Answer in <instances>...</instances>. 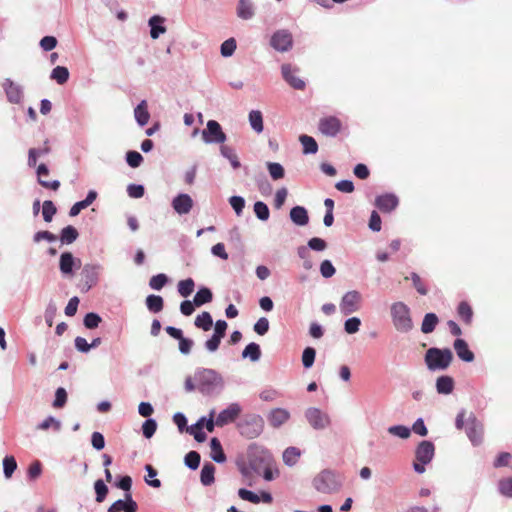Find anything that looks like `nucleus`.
<instances>
[{
  "label": "nucleus",
  "instance_id": "4be33fe9",
  "mask_svg": "<svg viewBox=\"0 0 512 512\" xmlns=\"http://www.w3.org/2000/svg\"><path fill=\"white\" fill-rule=\"evenodd\" d=\"M96 198H97V192L94 190H90L84 200L76 202L71 207V209L69 211V215L72 217L77 216L83 209L90 206L95 201Z\"/></svg>",
  "mask_w": 512,
  "mask_h": 512
},
{
  "label": "nucleus",
  "instance_id": "c9c22d12",
  "mask_svg": "<svg viewBox=\"0 0 512 512\" xmlns=\"http://www.w3.org/2000/svg\"><path fill=\"white\" fill-rule=\"evenodd\" d=\"M52 80H55L58 84H65L69 79V71L64 66L55 67L50 75Z\"/></svg>",
  "mask_w": 512,
  "mask_h": 512
},
{
  "label": "nucleus",
  "instance_id": "3c124183",
  "mask_svg": "<svg viewBox=\"0 0 512 512\" xmlns=\"http://www.w3.org/2000/svg\"><path fill=\"white\" fill-rule=\"evenodd\" d=\"M94 489L96 493V501L99 503L103 502L108 493L107 485L104 483L103 480L98 479L94 483Z\"/></svg>",
  "mask_w": 512,
  "mask_h": 512
},
{
  "label": "nucleus",
  "instance_id": "2f4dec72",
  "mask_svg": "<svg viewBox=\"0 0 512 512\" xmlns=\"http://www.w3.org/2000/svg\"><path fill=\"white\" fill-rule=\"evenodd\" d=\"M220 154L226 158L227 160H229L231 166L233 169H238L240 166H241V163L234 151L233 148L227 146V145H222L220 147Z\"/></svg>",
  "mask_w": 512,
  "mask_h": 512
},
{
  "label": "nucleus",
  "instance_id": "f704fd0d",
  "mask_svg": "<svg viewBox=\"0 0 512 512\" xmlns=\"http://www.w3.org/2000/svg\"><path fill=\"white\" fill-rule=\"evenodd\" d=\"M194 324L197 328L209 331L213 325L212 316L209 312L204 311L196 317Z\"/></svg>",
  "mask_w": 512,
  "mask_h": 512
},
{
  "label": "nucleus",
  "instance_id": "f03ea898",
  "mask_svg": "<svg viewBox=\"0 0 512 512\" xmlns=\"http://www.w3.org/2000/svg\"><path fill=\"white\" fill-rule=\"evenodd\" d=\"M195 380L201 393L211 395L219 393L224 387L222 376L213 369H201L195 374Z\"/></svg>",
  "mask_w": 512,
  "mask_h": 512
},
{
  "label": "nucleus",
  "instance_id": "c85d7f7f",
  "mask_svg": "<svg viewBox=\"0 0 512 512\" xmlns=\"http://www.w3.org/2000/svg\"><path fill=\"white\" fill-rule=\"evenodd\" d=\"M248 120H249V124H250L251 128L256 133L259 134V133L263 132L264 126H263V116H262L261 111H259V110L250 111Z\"/></svg>",
  "mask_w": 512,
  "mask_h": 512
},
{
  "label": "nucleus",
  "instance_id": "7ed1b4c3",
  "mask_svg": "<svg viewBox=\"0 0 512 512\" xmlns=\"http://www.w3.org/2000/svg\"><path fill=\"white\" fill-rule=\"evenodd\" d=\"M455 426L460 430L465 426L466 434L474 445L482 442L483 425L476 419L472 412L469 414H467L466 411L460 412L456 417Z\"/></svg>",
  "mask_w": 512,
  "mask_h": 512
},
{
  "label": "nucleus",
  "instance_id": "bf43d9fd",
  "mask_svg": "<svg viewBox=\"0 0 512 512\" xmlns=\"http://www.w3.org/2000/svg\"><path fill=\"white\" fill-rule=\"evenodd\" d=\"M56 208L52 201H45L42 206V217L45 222H51Z\"/></svg>",
  "mask_w": 512,
  "mask_h": 512
},
{
  "label": "nucleus",
  "instance_id": "5fc2aeb1",
  "mask_svg": "<svg viewBox=\"0 0 512 512\" xmlns=\"http://www.w3.org/2000/svg\"><path fill=\"white\" fill-rule=\"evenodd\" d=\"M361 320L358 317L348 318L344 323V330L347 334H355L359 331Z\"/></svg>",
  "mask_w": 512,
  "mask_h": 512
},
{
  "label": "nucleus",
  "instance_id": "69168bd1",
  "mask_svg": "<svg viewBox=\"0 0 512 512\" xmlns=\"http://www.w3.org/2000/svg\"><path fill=\"white\" fill-rule=\"evenodd\" d=\"M238 496L242 500L249 501L254 504H258L260 502V496L245 488H241L238 490Z\"/></svg>",
  "mask_w": 512,
  "mask_h": 512
},
{
  "label": "nucleus",
  "instance_id": "72a5a7b5",
  "mask_svg": "<svg viewBox=\"0 0 512 512\" xmlns=\"http://www.w3.org/2000/svg\"><path fill=\"white\" fill-rule=\"evenodd\" d=\"M243 358H249L251 361L256 362L261 357L260 346L254 342L249 343L242 352Z\"/></svg>",
  "mask_w": 512,
  "mask_h": 512
},
{
  "label": "nucleus",
  "instance_id": "bb28decb",
  "mask_svg": "<svg viewBox=\"0 0 512 512\" xmlns=\"http://www.w3.org/2000/svg\"><path fill=\"white\" fill-rule=\"evenodd\" d=\"M211 458L217 463H224L226 456L223 452L220 441L217 438H212L210 441Z\"/></svg>",
  "mask_w": 512,
  "mask_h": 512
},
{
  "label": "nucleus",
  "instance_id": "aec40b11",
  "mask_svg": "<svg viewBox=\"0 0 512 512\" xmlns=\"http://www.w3.org/2000/svg\"><path fill=\"white\" fill-rule=\"evenodd\" d=\"M290 413L283 408L273 409L268 415V421L271 426L278 428L288 421Z\"/></svg>",
  "mask_w": 512,
  "mask_h": 512
},
{
  "label": "nucleus",
  "instance_id": "a18cd8bd",
  "mask_svg": "<svg viewBox=\"0 0 512 512\" xmlns=\"http://www.w3.org/2000/svg\"><path fill=\"white\" fill-rule=\"evenodd\" d=\"M17 468V462L13 456H6L3 459L4 476L9 479Z\"/></svg>",
  "mask_w": 512,
  "mask_h": 512
},
{
  "label": "nucleus",
  "instance_id": "cd10ccee",
  "mask_svg": "<svg viewBox=\"0 0 512 512\" xmlns=\"http://www.w3.org/2000/svg\"><path fill=\"white\" fill-rule=\"evenodd\" d=\"M147 309L152 313H159L164 307V300L159 295H148L145 300Z\"/></svg>",
  "mask_w": 512,
  "mask_h": 512
},
{
  "label": "nucleus",
  "instance_id": "052dcab7",
  "mask_svg": "<svg viewBox=\"0 0 512 512\" xmlns=\"http://www.w3.org/2000/svg\"><path fill=\"white\" fill-rule=\"evenodd\" d=\"M126 161L130 167L137 168L141 165L143 157L137 151H128L126 153Z\"/></svg>",
  "mask_w": 512,
  "mask_h": 512
},
{
  "label": "nucleus",
  "instance_id": "6ab92c4d",
  "mask_svg": "<svg viewBox=\"0 0 512 512\" xmlns=\"http://www.w3.org/2000/svg\"><path fill=\"white\" fill-rule=\"evenodd\" d=\"M193 206L192 198L185 193L177 195L172 201V207L178 214H187Z\"/></svg>",
  "mask_w": 512,
  "mask_h": 512
},
{
  "label": "nucleus",
  "instance_id": "e2e57ef3",
  "mask_svg": "<svg viewBox=\"0 0 512 512\" xmlns=\"http://www.w3.org/2000/svg\"><path fill=\"white\" fill-rule=\"evenodd\" d=\"M157 429V423L154 419H147L142 425V432L146 438H151Z\"/></svg>",
  "mask_w": 512,
  "mask_h": 512
},
{
  "label": "nucleus",
  "instance_id": "a19ab883",
  "mask_svg": "<svg viewBox=\"0 0 512 512\" xmlns=\"http://www.w3.org/2000/svg\"><path fill=\"white\" fill-rule=\"evenodd\" d=\"M459 318L466 324H470L472 321L473 311L471 306L467 302H461L457 309Z\"/></svg>",
  "mask_w": 512,
  "mask_h": 512
},
{
  "label": "nucleus",
  "instance_id": "2eb2a0df",
  "mask_svg": "<svg viewBox=\"0 0 512 512\" xmlns=\"http://www.w3.org/2000/svg\"><path fill=\"white\" fill-rule=\"evenodd\" d=\"M297 69L293 68L290 64H283L281 66V74L283 79L294 89L303 90L305 82L295 75Z\"/></svg>",
  "mask_w": 512,
  "mask_h": 512
},
{
  "label": "nucleus",
  "instance_id": "680f3d73",
  "mask_svg": "<svg viewBox=\"0 0 512 512\" xmlns=\"http://www.w3.org/2000/svg\"><path fill=\"white\" fill-rule=\"evenodd\" d=\"M511 467L512 466V454L508 452H502L494 461V467Z\"/></svg>",
  "mask_w": 512,
  "mask_h": 512
},
{
  "label": "nucleus",
  "instance_id": "ddd939ff",
  "mask_svg": "<svg viewBox=\"0 0 512 512\" xmlns=\"http://www.w3.org/2000/svg\"><path fill=\"white\" fill-rule=\"evenodd\" d=\"M7 100L12 104H20L23 99V88L21 85L6 78L2 84Z\"/></svg>",
  "mask_w": 512,
  "mask_h": 512
},
{
  "label": "nucleus",
  "instance_id": "603ef678",
  "mask_svg": "<svg viewBox=\"0 0 512 512\" xmlns=\"http://www.w3.org/2000/svg\"><path fill=\"white\" fill-rule=\"evenodd\" d=\"M145 470L147 472L145 482L151 487L159 488L161 486V481L159 479H155L157 471L151 465H146Z\"/></svg>",
  "mask_w": 512,
  "mask_h": 512
},
{
  "label": "nucleus",
  "instance_id": "20e7f679",
  "mask_svg": "<svg viewBox=\"0 0 512 512\" xmlns=\"http://www.w3.org/2000/svg\"><path fill=\"white\" fill-rule=\"evenodd\" d=\"M391 318L395 329L399 332L406 333L413 327L410 309L404 302L398 301L391 305Z\"/></svg>",
  "mask_w": 512,
  "mask_h": 512
},
{
  "label": "nucleus",
  "instance_id": "f3484780",
  "mask_svg": "<svg viewBox=\"0 0 512 512\" xmlns=\"http://www.w3.org/2000/svg\"><path fill=\"white\" fill-rule=\"evenodd\" d=\"M399 200L396 195L392 193H385L379 195L375 199V206L384 213L393 211L398 206Z\"/></svg>",
  "mask_w": 512,
  "mask_h": 512
},
{
  "label": "nucleus",
  "instance_id": "dca6fc26",
  "mask_svg": "<svg viewBox=\"0 0 512 512\" xmlns=\"http://www.w3.org/2000/svg\"><path fill=\"white\" fill-rule=\"evenodd\" d=\"M341 129V121L334 116L322 118L319 121V130L322 134L334 137Z\"/></svg>",
  "mask_w": 512,
  "mask_h": 512
},
{
  "label": "nucleus",
  "instance_id": "ea45409f",
  "mask_svg": "<svg viewBox=\"0 0 512 512\" xmlns=\"http://www.w3.org/2000/svg\"><path fill=\"white\" fill-rule=\"evenodd\" d=\"M301 453L296 447H288L283 452V461L288 466H293L299 459Z\"/></svg>",
  "mask_w": 512,
  "mask_h": 512
},
{
  "label": "nucleus",
  "instance_id": "13d9d810",
  "mask_svg": "<svg viewBox=\"0 0 512 512\" xmlns=\"http://www.w3.org/2000/svg\"><path fill=\"white\" fill-rule=\"evenodd\" d=\"M200 464V455L196 451H190L185 456V465L192 469L196 470L199 467Z\"/></svg>",
  "mask_w": 512,
  "mask_h": 512
},
{
  "label": "nucleus",
  "instance_id": "9d476101",
  "mask_svg": "<svg viewBox=\"0 0 512 512\" xmlns=\"http://www.w3.org/2000/svg\"><path fill=\"white\" fill-rule=\"evenodd\" d=\"M362 296L356 291H348L345 293L339 304L340 311L343 315H350L357 312L361 307Z\"/></svg>",
  "mask_w": 512,
  "mask_h": 512
},
{
  "label": "nucleus",
  "instance_id": "423d86ee",
  "mask_svg": "<svg viewBox=\"0 0 512 512\" xmlns=\"http://www.w3.org/2000/svg\"><path fill=\"white\" fill-rule=\"evenodd\" d=\"M435 448L430 441H421L415 450V459L413 468L416 473L423 474L425 472V466L429 464L434 457Z\"/></svg>",
  "mask_w": 512,
  "mask_h": 512
},
{
  "label": "nucleus",
  "instance_id": "774afa93",
  "mask_svg": "<svg viewBox=\"0 0 512 512\" xmlns=\"http://www.w3.org/2000/svg\"><path fill=\"white\" fill-rule=\"evenodd\" d=\"M287 195L288 191L285 187L280 188L276 191L274 197V207L276 209H280L284 205Z\"/></svg>",
  "mask_w": 512,
  "mask_h": 512
},
{
  "label": "nucleus",
  "instance_id": "338daca9",
  "mask_svg": "<svg viewBox=\"0 0 512 512\" xmlns=\"http://www.w3.org/2000/svg\"><path fill=\"white\" fill-rule=\"evenodd\" d=\"M229 204L237 215H240L245 207V200L241 196H232L229 198Z\"/></svg>",
  "mask_w": 512,
  "mask_h": 512
},
{
  "label": "nucleus",
  "instance_id": "412c9836",
  "mask_svg": "<svg viewBox=\"0 0 512 512\" xmlns=\"http://www.w3.org/2000/svg\"><path fill=\"white\" fill-rule=\"evenodd\" d=\"M165 19L162 16L154 15L150 17L148 25L150 27V36L152 39H157L161 34L166 32V27L163 25Z\"/></svg>",
  "mask_w": 512,
  "mask_h": 512
},
{
  "label": "nucleus",
  "instance_id": "1a4fd4ad",
  "mask_svg": "<svg viewBox=\"0 0 512 512\" xmlns=\"http://www.w3.org/2000/svg\"><path fill=\"white\" fill-rule=\"evenodd\" d=\"M263 428V418L259 415H250L240 424V433L249 439H253L263 432Z\"/></svg>",
  "mask_w": 512,
  "mask_h": 512
},
{
  "label": "nucleus",
  "instance_id": "393cba45",
  "mask_svg": "<svg viewBox=\"0 0 512 512\" xmlns=\"http://www.w3.org/2000/svg\"><path fill=\"white\" fill-rule=\"evenodd\" d=\"M237 15L239 18L248 20L254 16V7L250 0H239L237 6Z\"/></svg>",
  "mask_w": 512,
  "mask_h": 512
},
{
  "label": "nucleus",
  "instance_id": "6e6552de",
  "mask_svg": "<svg viewBox=\"0 0 512 512\" xmlns=\"http://www.w3.org/2000/svg\"><path fill=\"white\" fill-rule=\"evenodd\" d=\"M304 416L314 430L322 431L331 426V417L320 408L309 407L305 410Z\"/></svg>",
  "mask_w": 512,
  "mask_h": 512
},
{
  "label": "nucleus",
  "instance_id": "f257e3e1",
  "mask_svg": "<svg viewBox=\"0 0 512 512\" xmlns=\"http://www.w3.org/2000/svg\"><path fill=\"white\" fill-rule=\"evenodd\" d=\"M239 470L244 477L250 478L253 474L262 475L266 481H271L278 474L274 469L272 454L263 446L251 444L247 449V463L239 464Z\"/></svg>",
  "mask_w": 512,
  "mask_h": 512
},
{
  "label": "nucleus",
  "instance_id": "9b49d317",
  "mask_svg": "<svg viewBox=\"0 0 512 512\" xmlns=\"http://www.w3.org/2000/svg\"><path fill=\"white\" fill-rule=\"evenodd\" d=\"M202 139L206 144H223L227 137L217 121L209 120L207 122L206 129L202 131Z\"/></svg>",
  "mask_w": 512,
  "mask_h": 512
},
{
  "label": "nucleus",
  "instance_id": "4468645a",
  "mask_svg": "<svg viewBox=\"0 0 512 512\" xmlns=\"http://www.w3.org/2000/svg\"><path fill=\"white\" fill-rule=\"evenodd\" d=\"M241 413V407L238 403H231L226 409L222 410L216 417V425L223 427L233 421Z\"/></svg>",
  "mask_w": 512,
  "mask_h": 512
},
{
  "label": "nucleus",
  "instance_id": "39448f33",
  "mask_svg": "<svg viewBox=\"0 0 512 512\" xmlns=\"http://www.w3.org/2000/svg\"><path fill=\"white\" fill-rule=\"evenodd\" d=\"M313 484L317 491L329 494L339 490L342 479L339 474L331 470H324L315 477Z\"/></svg>",
  "mask_w": 512,
  "mask_h": 512
},
{
  "label": "nucleus",
  "instance_id": "a211bd4d",
  "mask_svg": "<svg viewBox=\"0 0 512 512\" xmlns=\"http://www.w3.org/2000/svg\"><path fill=\"white\" fill-rule=\"evenodd\" d=\"M453 348L459 359L464 362H473L475 359L474 353L470 350L467 342L464 339L458 338L453 343Z\"/></svg>",
  "mask_w": 512,
  "mask_h": 512
},
{
  "label": "nucleus",
  "instance_id": "de8ad7c7",
  "mask_svg": "<svg viewBox=\"0 0 512 512\" xmlns=\"http://www.w3.org/2000/svg\"><path fill=\"white\" fill-rule=\"evenodd\" d=\"M316 357V351L312 347H306L302 353V364L304 368L309 369L313 366Z\"/></svg>",
  "mask_w": 512,
  "mask_h": 512
},
{
  "label": "nucleus",
  "instance_id": "49530a36",
  "mask_svg": "<svg viewBox=\"0 0 512 512\" xmlns=\"http://www.w3.org/2000/svg\"><path fill=\"white\" fill-rule=\"evenodd\" d=\"M167 282L168 277L165 274L160 273L150 278L149 286L151 289L159 291L167 284Z\"/></svg>",
  "mask_w": 512,
  "mask_h": 512
},
{
  "label": "nucleus",
  "instance_id": "e433bc0d",
  "mask_svg": "<svg viewBox=\"0 0 512 512\" xmlns=\"http://www.w3.org/2000/svg\"><path fill=\"white\" fill-rule=\"evenodd\" d=\"M438 323V317L434 313H427L421 325V331L425 334L431 333Z\"/></svg>",
  "mask_w": 512,
  "mask_h": 512
},
{
  "label": "nucleus",
  "instance_id": "79ce46f5",
  "mask_svg": "<svg viewBox=\"0 0 512 512\" xmlns=\"http://www.w3.org/2000/svg\"><path fill=\"white\" fill-rule=\"evenodd\" d=\"M195 283L192 278L181 280L177 285L178 293L182 297H188L194 290Z\"/></svg>",
  "mask_w": 512,
  "mask_h": 512
},
{
  "label": "nucleus",
  "instance_id": "864d4df0",
  "mask_svg": "<svg viewBox=\"0 0 512 512\" xmlns=\"http://www.w3.org/2000/svg\"><path fill=\"white\" fill-rule=\"evenodd\" d=\"M254 212L260 221H267L269 218V208L262 201H257L254 204Z\"/></svg>",
  "mask_w": 512,
  "mask_h": 512
},
{
  "label": "nucleus",
  "instance_id": "7c9ffc66",
  "mask_svg": "<svg viewBox=\"0 0 512 512\" xmlns=\"http://www.w3.org/2000/svg\"><path fill=\"white\" fill-rule=\"evenodd\" d=\"M213 295L209 288L202 287L200 288L194 296L193 303L195 306L200 307L206 303L212 301Z\"/></svg>",
  "mask_w": 512,
  "mask_h": 512
},
{
  "label": "nucleus",
  "instance_id": "c756f323",
  "mask_svg": "<svg viewBox=\"0 0 512 512\" xmlns=\"http://www.w3.org/2000/svg\"><path fill=\"white\" fill-rule=\"evenodd\" d=\"M215 466L211 463H205L201 470L200 480L204 486L211 485L215 478Z\"/></svg>",
  "mask_w": 512,
  "mask_h": 512
},
{
  "label": "nucleus",
  "instance_id": "58836bf2",
  "mask_svg": "<svg viewBox=\"0 0 512 512\" xmlns=\"http://www.w3.org/2000/svg\"><path fill=\"white\" fill-rule=\"evenodd\" d=\"M204 421L205 418H201L196 424L187 429L197 442H203L206 439V434L203 432Z\"/></svg>",
  "mask_w": 512,
  "mask_h": 512
},
{
  "label": "nucleus",
  "instance_id": "37998d69",
  "mask_svg": "<svg viewBox=\"0 0 512 512\" xmlns=\"http://www.w3.org/2000/svg\"><path fill=\"white\" fill-rule=\"evenodd\" d=\"M389 434L401 439H408L411 435V429L404 425H394L388 428Z\"/></svg>",
  "mask_w": 512,
  "mask_h": 512
},
{
  "label": "nucleus",
  "instance_id": "6e6d98bb",
  "mask_svg": "<svg viewBox=\"0 0 512 512\" xmlns=\"http://www.w3.org/2000/svg\"><path fill=\"white\" fill-rule=\"evenodd\" d=\"M236 50V41L234 38H229L221 44V55L223 57H230Z\"/></svg>",
  "mask_w": 512,
  "mask_h": 512
},
{
  "label": "nucleus",
  "instance_id": "0e129e2a",
  "mask_svg": "<svg viewBox=\"0 0 512 512\" xmlns=\"http://www.w3.org/2000/svg\"><path fill=\"white\" fill-rule=\"evenodd\" d=\"M100 322H101V317L98 314L93 313V312L86 314L84 317V325L88 329L97 328L99 326Z\"/></svg>",
  "mask_w": 512,
  "mask_h": 512
},
{
  "label": "nucleus",
  "instance_id": "09e8293b",
  "mask_svg": "<svg viewBox=\"0 0 512 512\" xmlns=\"http://www.w3.org/2000/svg\"><path fill=\"white\" fill-rule=\"evenodd\" d=\"M49 428L59 431L61 429V422L55 417L49 416L37 425L39 430H48Z\"/></svg>",
  "mask_w": 512,
  "mask_h": 512
},
{
  "label": "nucleus",
  "instance_id": "5701e85b",
  "mask_svg": "<svg viewBox=\"0 0 512 512\" xmlns=\"http://www.w3.org/2000/svg\"><path fill=\"white\" fill-rule=\"evenodd\" d=\"M48 174H49L48 167L45 164H40L37 168V176H38L39 183L47 189L57 190L60 186V182L58 180H53V181L45 180L44 178L47 177Z\"/></svg>",
  "mask_w": 512,
  "mask_h": 512
},
{
  "label": "nucleus",
  "instance_id": "a878e982",
  "mask_svg": "<svg viewBox=\"0 0 512 512\" xmlns=\"http://www.w3.org/2000/svg\"><path fill=\"white\" fill-rule=\"evenodd\" d=\"M290 219L294 224H308L307 210L302 206H295L290 211Z\"/></svg>",
  "mask_w": 512,
  "mask_h": 512
},
{
  "label": "nucleus",
  "instance_id": "f8f14e48",
  "mask_svg": "<svg viewBox=\"0 0 512 512\" xmlns=\"http://www.w3.org/2000/svg\"><path fill=\"white\" fill-rule=\"evenodd\" d=\"M271 46L279 52H287L292 48V34L285 29L276 31L270 40Z\"/></svg>",
  "mask_w": 512,
  "mask_h": 512
},
{
  "label": "nucleus",
  "instance_id": "473e14b6",
  "mask_svg": "<svg viewBox=\"0 0 512 512\" xmlns=\"http://www.w3.org/2000/svg\"><path fill=\"white\" fill-rule=\"evenodd\" d=\"M299 141L303 146L304 154H315L318 151V144L313 137L301 135Z\"/></svg>",
  "mask_w": 512,
  "mask_h": 512
},
{
  "label": "nucleus",
  "instance_id": "4c0bfd02",
  "mask_svg": "<svg viewBox=\"0 0 512 512\" xmlns=\"http://www.w3.org/2000/svg\"><path fill=\"white\" fill-rule=\"evenodd\" d=\"M74 265V257L71 253L65 252L60 257V270L63 274H71Z\"/></svg>",
  "mask_w": 512,
  "mask_h": 512
},
{
  "label": "nucleus",
  "instance_id": "4d7b16f0",
  "mask_svg": "<svg viewBox=\"0 0 512 512\" xmlns=\"http://www.w3.org/2000/svg\"><path fill=\"white\" fill-rule=\"evenodd\" d=\"M498 488L502 495L512 498V477L501 479L498 483Z\"/></svg>",
  "mask_w": 512,
  "mask_h": 512
},
{
  "label": "nucleus",
  "instance_id": "0eeeda50",
  "mask_svg": "<svg viewBox=\"0 0 512 512\" xmlns=\"http://www.w3.org/2000/svg\"><path fill=\"white\" fill-rule=\"evenodd\" d=\"M425 364L431 372L446 369L448 367V349L429 348L425 354Z\"/></svg>",
  "mask_w": 512,
  "mask_h": 512
},
{
  "label": "nucleus",
  "instance_id": "8fccbe9b",
  "mask_svg": "<svg viewBox=\"0 0 512 512\" xmlns=\"http://www.w3.org/2000/svg\"><path fill=\"white\" fill-rule=\"evenodd\" d=\"M78 237V232L73 226H66L61 232V242L70 244Z\"/></svg>",
  "mask_w": 512,
  "mask_h": 512
},
{
  "label": "nucleus",
  "instance_id": "b1692460",
  "mask_svg": "<svg viewBox=\"0 0 512 512\" xmlns=\"http://www.w3.org/2000/svg\"><path fill=\"white\" fill-rule=\"evenodd\" d=\"M134 117L136 122L141 126H145L150 119L148 105L146 100H142L134 109Z\"/></svg>",
  "mask_w": 512,
  "mask_h": 512
},
{
  "label": "nucleus",
  "instance_id": "c03bdc74",
  "mask_svg": "<svg viewBox=\"0 0 512 512\" xmlns=\"http://www.w3.org/2000/svg\"><path fill=\"white\" fill-rule=\"evenodd\" d=\"M268 172L273 180L282 179L285 175L284 168L281 164L276 162L267 163Z\"/></svg>",
  "mask_w": 512,
  "mask_h": 512
}]
</instances>
